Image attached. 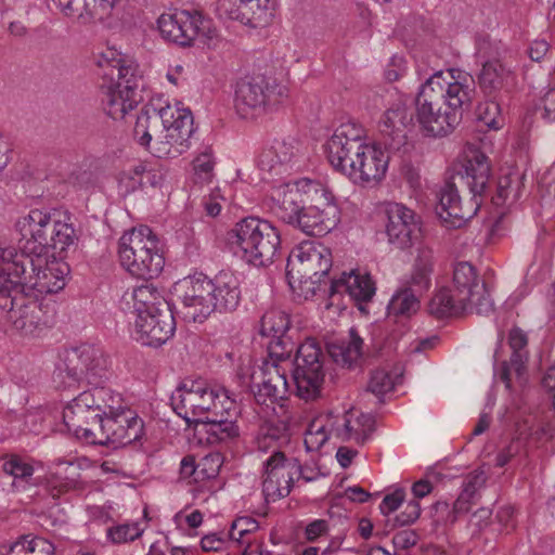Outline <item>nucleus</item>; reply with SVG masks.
Returning a JSON list of instances; mask_svg holds the SVG:
<instances>
[{"label": "nucleus", "mask_w": 555, "mask_h": 555, "mask_svg": "<svg viewBox=\"0 0 555 555\" xmlns=\"http://www.w3.org/2000/svg\"><path fill=\"white\" fill-rule=\"evenodd\" d=\"M475 93L473 78L459 69L431 75L415 100L416 120L422 131L433 138L446 137L459 125L462 111Z\"/></svg>", "instance_id": "1"}, {"label": "nucleus", "mask_w": 555, "mask_h": 555, "mask_svg": "<svg viewBox=\"0 0 555 555\" xmlns=\"http://www.w3.org/2000/svg\"><path fill=\"white\" fill-rule=\"evenodd\" d=\"M193 115L181 102L170 104L154 96L141 109L133 139L156 157H178L191 147Z\"/></svg>", "instance_id": "2"}, {"label": "nucleus", "mask_w": 555, "mask_h": 555, "mask_svg": "<svg viewBox=\"0 0 555 555\" xmlns=\"http://www.w3.org/2000/svg\"><path fill=\"white\" fill-rule=\"evenodd\" d=\"M183 305V315L193 322H203L214 312H230L241 300L237 278L220 271L215 278L199 273L186 276L176 284Z\"/></svg>", "instance_id": "3"}, {"label": "nucleus", "mask_w": 555, "mask_h": 555, "mask_svg": "<svg viewBox=\"0 0 555 555\" xmlns=\"http://www.w3.org/2000/svg\"><path fill=\"white\" fill-rule=\"evenodd\" d=\"M15 228L21 235L16 247L20 254L39 256L50 249L61 254L78 241V233L67 211L31 209L18 218Z\"/></svg>", "instance_id": "4"}, {"label": "nucleus", "mask_w": 555, "mask_h": 555, "mask_svg": "<svg viewBox=\"0 0 555 555\" xmlns=\"http://www.w3.org/2000/svg\"><path fill=\"white\" fill-rule=\"evenodd\" d=\"M227 242L236 256L255 267L271 264L281 245L278 229L257 217L236 222L228 232Z\"/></svg>", "instance_id": "5"}, {"label": "nucleus", "mask_w": 555, "mask_h": 555, "mask_svg": "<svg viewBox=\"0 0 555 555\" xmlns=\"http://www.w3.org/2000/svg\"><path fill=\"white\" fill-rule=\"evenodd\" d=\"M157 236L147 225L126 232L118 243V256L122 268L138 279H153L164 268Z\"/></svg>", "instance_id": "6"}, {"label": "nucleus", "mask_w": 555, "mask_h": 555, "mask_svg": "<svg viewBox=\"0 0 555 555\" xmlns=\"http://www.w3.org/2000/svg\"><path fill=\"white\" fill-rule=\"evenodd\" d=\"M0 308L3 311L2 318L13 330L25 336L41 333L52 321L49 307L21 287L2 294Z\"/></svg>", "instance_id": "7"}, {"label": "nucleus", "mask_w": 555, "mask_h": 555, "mask_svg": "<svg viewBox=\"0 0 555 555\" xmlns=\"http://www.w3.org/2000/svg\"><path fill=\"white\" fill-rule=\"evenodd\" d=\"M30 262L18 267L14 273L15 286L27 292H35V296L57 293L66 285L69 274L68 264L59 257L30 256L23 254Z\"/></svg>", "instance_id": "8"}, {"label": "nucleus", "mask_w": 555, "mask_h": 555, "mask_svg": "<svg viewBox=\"0 0 555 555\" xmlns=\"http://www.w3.org/2000/svg\"><path fill=\"white\" fill-rule=\"evenodd\" d=\"M286 95L284 87L271 85L263 76L244 77L236 82L234 107L244 119H255Z\"/></svg>", "instance_id": "9"}, {"label": "nucleus", "mask_w": 555, "mask_h": 555, "mask_svg": "<svg viewBox=\"0 0 555 555\" xmlns=\"http://www.w3.org/2000/svg\"><path fill=\"white\" fill-rule=\"evenodd\" d=\"M56 376L65 387H72L83 378L98 385L108 376V360L104 352L92 345H81L67 352L65 361L57 367Z\"/></svg>", "instance_id": "10"}, {"label": "nucleus", "mask_w": 555, "mask_h": 555, "mask_svg": "<svg viewBox=\"0 0 555 555\" xmlns=\"http://www.w3.org/2000/svg\"><path fill=\"white\" fill-rule=\"evenodd\" d=\"M333 259L331 250L323 244L307 241L296 246L287 259L286 276L289 285L310 281L321 283L328 274Z\"/></svg>", "instance_id": "11"}, {"label": "nucleus", "mask_w": 555, "mask_h": 555, "mask_svg": "<svg viewBox=\"0 0 555 555\" xmlns=\"http://www.w3.org/2000/svg\"><path fill=\"white\" fill-rule=\"evenodd\" d=\"M323 360L322 349L314 339H307L298 347L292 374L298 398L313 401L320 397L325 376Z\"/></svg>", "instance_id": "12"}, {"label": "nucleus", "mask_w": 555, "mask_h": 555, "mask_svg": "<svg viewBox=\"0 0 555 555\" xmlns=\"http://www.w3.org/2000/svg\"><path fill=\"white\" fill-rule=\"evenodd\" d=\"M314 480V476L305 474L302 466L295 457L274 450L263 461L262 493L267 502H276L289 494L295 480Z\"/></svg>", "instance_id": "13"}, {"label": "nucleus", "mask_w": 555, "mask_h": 555, "mask_svg": "<svg viewBox=\"0 0 555 555\" xmlns=\"http://www.w3.org/2000/svg\"><path fill=\"white\" fill-rule=\"evenodd\" d=\"M162 38L180 47H193L199 38L211 37L210 20L197 10H173L157 20Z\"/></svg>", "instance_id": "14"}, {"label": "nucleus", "mask_w": 555, "mask_h": 555, "mask_svg": "<svg viewBox=\"0 0 555 555\" xmlns=\"http://www.w3.org/2000/svg\"><path fill=\"white\" fill-rule=\"evenodd\" d=\"M215 388L204 379H184L172 392L170 401L176 413L186 423H202L209 410Z\"/></svg>", "instance_id": "15"}, {"label": "nucleus", "mask_w": 555, "mask_h": 555, "mask_svg": "<svg viewBox=\"0 0 555 555\" xmlns=\"http://www.w3.org/2000/svg\"><path fill=\"white\" fill-rule=\"evenodd\" d=\"M94 431L91 444L118 448L140 440L144 434V422L132 410L118 412L102 418Z\"/></svg>", "instance_id": "16"}, {"label": "nucleus", "mask_w": 555, "mask_h": 555, "mask_svg": "<svg viewBox=\"0 0 555 555\" xmlns=\"http://www.w3.org/2000/svg\"><path fill=\"white\" fill-rule=\"evenodd\" d=\"M124 300L132 308V315H137V326L140 327V331L146 324L142 314L158 313L163 319H160L159 327L154 331L153 335L158 334L159 337L167 335L171 328V309L156 286L150 283L142 284L133 288L130 294H125Z\"/></svg>", "instance_id": "17"}, {"label": "nucleus", "mask_w": 555, "mask_h": 555, "mask_svg": "<svg viewBox=\"0 0 555 555\" xmlns=\"http://www.w3.org/2000/svg\"><path fill=\"white\" fill-rule=\"evenodd\" d=\"M364 144V129L354 121L343 122L334 130L324 145L326 158L335 171L346 177L343 165L352 166L351 163H356L354 152L357 150L354 146L361 151Z\"/></svg>", "instance_id": "18"}, {"label": "nucleus", "mask_w": 555, "mask_h": 555, "mask_svg": "<svg viewBox=\"0 0 555 555\" xmlns=\"http://www.w3.org/2000/svg\"><path fill=\"white\" fill-rule=\"evenodd\" d=\"M354 147L357 152H354L353 166L343 165L346 177L356 185L363 188L376 185L386 175L389 156L375 144L365 142L361 152L358 146Z\"/></svg>", "instance_id": "19"}, {"label": "nucleus", "mask_w": 555, "mask_h": 555, "mask_svg": "<svg viewBox=\"0 0 555 555\" xmlns=\"http://www.w3.org/2000/svg\"><path fill=\"white\" fill-rule=\"evenodd\" d=\"M275 0H218L217 13L253 28L266 27L274 18Z\"/></svg>", "instance_id": "20"}, {"label": "nucleus", "mask_w": 555, "mask_h": 555, "mask_svg": "<svg viewBox=\"0 0 555 555\" xmlns=\"http://www.w3.org/2000/svg\"><path fill=\"white\" fill-rule=\"evenodd\" d=\"M315 194L321 193L324 197L322 205H310L304 207L294 227L301 230L307 235L322 236L331 232L339 221L338 207L332 202L331 194L319 184H311Z\"/></svg>", "instance_id": "21"}, {"label": "nucleus", "mask_w": 555, "mask_h": 555, "mask_svg": "<svg viewBox=\"0 0 555 555\" xmlns=\"http://www.w3.org/2000/svg\"><path fill=\"white\" fill-rule=\"evenodd\" d=\"M460 297L472 305L475 313L488 315L493 311V302L486 284L480 282L475 268L468 262H459L453 270V286Z\"/></svg>", "instance_id": "22"}, {"label": "nucleus", "mask_w": 555, "mask_h": 555, "mask_svg": "<svg viewBox=\"0 0 555 555\" xmlns=\"http://www.w3.org/2000/svg\"><path fill=\"white\" fill-rule=\"evenodd\" d=\"M387 216L386 233L390 244L400 249L412 246L421 233L417 215L399 203H388L385 208Z\"/></svg>", "instance_id": "23"}, {"label": "nucleus", "mask_w": 555, "mask_h": 555, "mask_svg": "<svg viewBox=\"0 0 555 555\" xmlns=\"http://www.w3.org/2000/svg\"><path fill=\"white\" fill-rule=\"evenodd\" d=\"M481 203V199L472 195L470 201L463 205L455 185L447 183L439 192V203L436 211L447 228L459 229L477 214Z\"/></svg>", "instance_id": "24"}, {"label": "nucleus", "mask_w": 555, "mask_h": 555, "mask_svg": "<svg viewBox=\"0 0 555 555\" xmlns=\"http://www.w3.org/2000/svg\"><path fill=\"white\" fill-rule=\"evenodd\" d=\"M331 433L341 442L354 441L364 444L375 430V420L370 414L348 411L343 415L330 414Z\"/></svg>", "instance_id": "25"}, {"label": "nucleus", "mask_w": 555, "mask_h": 555, "mask_svg": "<svg viewBox=\"0 0 555 555\" xmlns=\"http://www.w3.org/2000/svg\"><path fill=\"white\" fill-rule=\"evenodd\" d=\"M286 372L287 370L283 366L282 362H263L259 369L258 389L255 393V398L259 403H275L288 397L291 386Z\"/></svg>", "instance_id": "26"}, {"label": "nucleus", "mask_w": 555, "mask_h": 555, "mask_svg": "<svg viewBox=\"0 0 555 555\" xmlns=\"http://www.w3.org/2000/svg\"><path fill=\"white\" fill-rule=\"evenodd\" d=\"M101 420L82 393L74 398L63 410V422L67 430L87 443L92 442L95 425L100 424Z\"/></svg>", "instance_id": "27"}, {"label": "nucleus", "mask_w": 555, "mask_h": 555, "mask_svg": "<svg viewBox=\"0 0 555 555\" xmlns=\"http://www.w3.org/2000/svg\"><path fill=\"white\" fill-rule=\"evenodd\" d=\"M520 408L514 403L506 410V420L514 422L516 425L517 438L496 455V466L499 467L506 465L519 452L522 443L529 448L535 447L546 435L545 430L541 426H535L530 418H526L524 423H520Z\"/></svg>", "instance_id": "28"}, {"label": "nucleus", "mask_w": 555, "mask_h": 555, "mask_svg": "<svg viewBox=\"0 0 555 555\" xmlns=\"http://www.w3.org/2000/svg\"><path fill=\"white\" fill-rule=\"evenodd\" d=\"M300 156L299 145L294 139L275 140L259 154L258 167L272 176H281L288 172Z\"/></svg>", "instance_id": "29"}, {"label": "nucleus", "mask_w": 555, "mask_h": 555, "mask_svg": "<svg viewBox=\"0 0 555 555\" xmlns=\"http://www.w3.org/2000/svg\"><path fill=\"white\" fill-rule=\"evenodd\" d=\"M508 346L512 349L509 361H504L500 371V378L506 389H512L513 376L522 386L525 383L526 363L529 358L528 336L519 327H514L508 333Z\"/></svg>", "instance_id": "30"}, {"label": "nucleus", "mask_w": 555, "mask_h": 555, "mask_svg": "<svg viewBox=\"0 0 555 555\" xmlns=\"http://www.w3.org/2000/svg\"><path fill=\"white\" fill-rule=\"evenodd\" d=\"M434 272V250L428 246H420L411 270L403 276L401 285L423 296L431 287Z\"/></svg>", "instance_id": "31"}, {"label": "nucleus", "mask_w": 555, "mask_h": 555, "mask_svg": "<svg viewBox=\"0 0 555 555\" xmlns=\"http://www.w3.org/2000/svg\"><path fill=\"white\" fill-rule=\"evenodd\" d=\"M490 171L488 157L479 151H472L465 156L459 176L465 181L470 194L482 201V194L490 180Z\"/></svg>", "instance_id": "32"}, {"label": "nucleus", "mask_w": 555, "mask_h": 555, "mask_svg": "<svg viewBox=\"0 0 555 555\" xmlns=\"http://www.w3.org/2000/svg\"><path fill=\"white\" fill-rule=\"evenodd\" d=\"M411 121L412 117L403 105H397L386 111L379 122V131L384 137L385 146L397 151L404 145L406 128Z\"/></svg>", "instance_id": "33"}, {"label": "nucleus", "mask_w": 555, "mask_h": 555, "mask_svg": "<svg viewBox=\"0 0 555 555\" xmlns=\"http://www.w3.org/2000/svg\"><path fill=\"white\" fill-rule=\"evenodd\" d=\"M375 282L369 273H361L359 270L344 272L339 279L331 281V294L347 293L358 302H367L375 295Z\"/></svg>", "instance_id": "34"}, {"label": "nucleus", "mask_w": 555, "mask_h": 555, "mask_svg": "<svg viewBox=\"0 0 555 555\" xmlns=\"http://www.w3.org/2000/svg\"><path fill=\"white\" fill-rule=\"evenodd\" d=\"M302 194L297 186L282 185L272 193V214L281 221L294 225L304 209Z\"/></svg>", "instance_id": "35"}, {"label": "nucleus", "mask_w": 555, "mask_h": 555, "mask_svg": "<svg viewBox=\"0 0 555 555\" xmlns=\"http://www.w3.org/2000/svg\"><path fill=\"white\" fill-rule=\"evenodd\" d=\"M428 311L437 319L475 313L472 305L460 297L451 287H442L434 294L428 305Z\"/></svg>", "instance_id": "36"}, {"label": "nucleus", "mask_w": 555, "mask_h": 555, "mask_svg": "<svg viewBox=\"0 0 555 555\" xmlns=\"http://www.w3.org/2000/svg\"><path fill=\"white\" fill-rule=\"evenodd\" d=\"M3 474L12 477L11 487L14 491L21 492L33 486L35 474V461L31 457L17 453H7L0 456Z\"/></svg>", "instance_id": "37"}, {"label": "nucleus", "mask_w": 555, "mask_h": 555, "mask_svg": "<svg viewBox=\"0 0 555 555\" xmlns=\"http://www.w3.org/2000/svg\"><path fill=\"white\" fill-rule=\"evenodd\" d=\"M513 80L511 68L499 60L486 62L479 74L480 88L489 95L505 89Z\"/></svg>", "instance_id": "38"}, {"label": "nucleus", "mask_w": 555, "mask_h": 555, "mask_svg": "<svg viewBox=\"0 0 555 555\" xmlns=\"http://www.w3.org/2000/svg\"><path fill=\"white\" fill-rule=\"evenodd\" d=\"M362 348V338L354 328H350L349 338L328 344L327 351L335 363L351 367L361 359Z\"/></svg>", "instance_id": "39"}, {"label": "nucleus", "mask_w": 555, "mask_h": 555, "mask_svg": "<svg viewBox=\"0 0 555 555\" xmlns=\"http://www.w3.org/2000/svg\"><path fill=\"white\" fill-rule=\"evenodd\" d=\"M29 262L30 260L23 254H20L16 247L0 244V296L5 292L14 289L15 279H13L12 273L18 267L26 266Z\"/></svg>", "instance_id": "40"}, {"label": "nucleus", "mask_w": 555, "mask_h": 555, "mask_svg": "<svg viewBox=\"0 0 555 555\" xmlns=\"http://www.w3.org/2000/svg\"><path fill=\"white\" fill-rule=\"evenodd\" d=\"M143 320H146L145 326L140 331V327L137 326V315L133 317L132 321V335L137 341L144 346H153L158 347L165 344L175 333L176 322L173 318V313L171 312V328L168 331L167 335L159 337L158 334L153 335L154 331L159 327L158 323H160L162 317L158 313H146L142 314Z\"/></svg>", "instance_id": "41"}, {"label": "nucleus", "mask_w": 555, "mask_h": 555, "mask_svg": "<svg viewBox=\"0 0 555 555\" xmlns=\"http://www.w3.org/2000/svg\"><path fill=\"white\" fill-rule=\"evenodd\" d=\"M141 101L142 96L128 94L127 90L114 85L108 89L104 105L107 115L117 120L125 118Z\"/></svg>", "instance_id": "42"}, {"label": "nucleus", "mask_w": 555, "mask_h": 555, "mask_svg": "<svg viewBox=\"0 0 555 555\" xmlns=\"http://www.w3.org/2000/svg\"><path fill=\"white\" fill-rule=\"evenodd\" d=\"M5 555H55V546L43 537L28 534L12 542Z\"/></svg>", "instance_id": "43"}, {"label": "nucleus", "mask_w": 555, "mask_h": 555, "mask_svg": "<svg viewBox=\"0 0 555 555\" xmlns=\"http://www.w3.org/2000/svg\"><path fill=\"white\" fill-rule=\"evenodd\" d=\"M422 296L401 285L391 297L388 306L389 318H410L420 309V298Z\"/></svg>", "instance_id": "44"}, {"label": "nucleus", "mask_w": 555, "mask_h": 555, "mask_svg": "<svg viewBox=\"0 0 555 555\" xmlns=\"http://www.w3.org/2000/svg\"><path fill=\"white\" fill-rule=\"evenodd\" d=\"M235 417L212 418L204 421V430L207 434L209 443L228 442L236 439L240 436V427L236 424Z\"/></svg>", "instance_id": "45"}, {"label": "nucleus", "mask_w": 555, "mask_h": 555, "mask_svg": "<svg viewBox=\"0 0 555 555\" xmlns=\"http://www.w3.org/2000/svg\"><path fill=\"white\" fill-rule=\"evenodd\" d=\"M291 325L289 315L280 309L268 310L261 319L260 334L276 339V344H283V337Z\"/></svg>", "instance_id": "46"}, {"label": "nucleus", "mask_w": 555, "mask_h": 555, "mask_svg": "<svg viewBox=\"0 0 555 555\" xmlns=\"http://www.w3.org/2000/svg\"><path fill=\"white\" fill-rule=\"evenodd\" d=\"M115 77L117 78L115 86L124 91L127 90L128 94L142 96L143 82L138 64L132 61H126L122 65H119Z\"/></svg>", "instance_id": "47"}, {"label": "nucleus", "mask_w": 555, "mask_h": 555, "mask_svg": "<svg viewBox=\"0 0 555 555\" xmlns=\"http://www.w3.org/2000/svg\"><path fill=\"white\" fill-rule=\"evenodd\" d=\"M330 414L314 418L308 426L305 433L304 443L306 450L317 451L324 446V443L332 438Z\"/></svg>", "instance_id": "48"}, {"label": "nucleus", "mask_w": 555, "mask_h": 555, "mask_svg": "<svg viewBox=\"0 0 555 555\" xmlns=\"http://www.w3.org/2000/svg\"><path fill=\"white\" fill-rule=\"evenodd\" d=\"M117 0H85L79 23L82 25L104 22L111 17Z\"/></svg>", "instance_id": "49"}, {"label": "nucleus", "mask_w": 555, "mask_h": 555, "mask_svg": "<svg viewBox=\"0 0 555 555\" xmlns=\"http://www.w3.org/2000/svg\"><path fill=\"white\" fill-rule=\"evenodd\" d=\"M206 416H208V418H204V421H209L215 417L223 418L236 416V403L235 400L230 397L228 390L216 386L215 398H211V403H209V410Z\"/></svg>", "instance_id": "50"}, {"label": "nucleus", "mask_w": 555, "mask_h": 555, "mask_svg": "<svg viewBox=\"0 0 555 555\" xmlns=\"http://www.w3.org/2000/svg\"><path fill=\"white\" fill-rule=\"evenodd\" d=\"M145 172L146 168L143 164H138L122 170L118 175V188L120 193L127 195L142 186Z\"/></svg>", "instance_id": "51"}, {"label": "nucleus", "mask_w": 555, "mask_h": 555, "mask_svg": "<svg viewBox=\"0 0 555 555\" xmlns=\"http://www.w3.org/2000/svg\"><path fill=\"white\" fill-rule=\"evenodd\" d=\"M55 464L57 467V472L52 474L51 477L48 479V487L51 490V494L53 498H56L61 493H65L78 487V480L75 479L74 477L67 476L65 478H62L60 476V470L64 465L70 468L73 464L64 460H57Z\"/></svg>", "instance_id": "52"}, {"label": "nucleus", "mask_w": 555, "mask_h": 555, "mask_svg": "<svg viewBox=\"0 0 555 555\" xmlns=\"http://www.w3.org/2000/svg\"><path fill=\"white\" fill-rule=\"evenodd\" d=\"M259 525L256 519L251 517H238L231 526L229 538L232 542H244L245 540L258 538L256 531Z\"/></svg>", "instance_id": "53"}, {"label": "nucleus", "mask_w": 555, "mask_h": 555, "mask_svg": "<svg viewBox=\"0 0 555 555\" xmlns=\"http://www.w3.org/2000/svg\"><path fill=\"white\" fill-rule=\"evenodd\" d=\"M478 118L488 128L498 130L504 124L501 107L495 101H486L478 106Z\"/></svg>", "instance_id": "54"}, {"label": "nucleus", "mask_w": 555, "mask_h": 555, "mask_svg": "<svg viewBox=\"0 0 555 555\" xmlns=\"http://www.w3.org/2000/svg\"><path fill=\"white\" fill-rule=\"evenodd\" d=\"M215 160L212 151L206 147L193 162L195 177L201 182H209L214 177Z\"/></svg>", "instance_id": "55"}, {"label": "nucleus", "mask_w": 555, "mask_h": 555, "mask_svg": "<svg viewBox=\"0 0 555 555\" xmlns=\"http://www.w3.org/2000/svg\"><path fill=\"white\" fill-rule=\"evenodd\" d=\"M474 503L475 502H473L472 500L459 495L455 502L453 503L452 511H449V504L447 502H437L434 505V508L437 513L446 512L448 514L447 518L443 519L444 522L454 524L457 520L459 516L467 513L472 504Z\"/></svg>", "instance_id": "56"}, {"label": "nucleus", "mask_w": 555, "mask_h": 555, "mask_svg": "<svg viewBox=\"0 0 555 555\" xmlns=\"http://www.w3.org/2000/svg\"><path fill=\"white\" fill-rule=\"evenodd\" d=\"M279 428L273 426H263L260 428L257 437H256V448L261 452H271L274 450H279Z\"/></svg>", "instance_id": "57"}, {"label": "nucleus", "mask_w": 555, "mask_h": 555, "mask_svg": "<svg viewBox=\"0 0 555 555\" xmlns=\"http://www.w3.org/2000/svg\"><path fill=\"white\" fill-rule=\"evenodd\" d=\"M142 534V529L138 524H125L112 527L107 530V537L114 543H126L134 541Z\"/></svg>", "instance_id": "58"}, {"label": "nucleus", "mask_w": 555, "mask_h": 555, "mask_svg": "<svg viewBox=\"0 0 555 555\" xmlns=\"http://www.w3.org/2000/svg\"><path fill=\"white\" fill-rule=\"evenodd\" d=\"M395 378L385 370H376L372 373L367 389L376 396H383L395 387Z\"/></svg>", "instance_id": "59"}, {"label": "nucleus", "mask_w": 555, "mask_h": 555, "mask_svg": "<svg viewBox=\"0 0 555 555\" xmlns=\"http://www.w3.org/2000/svg\"><path fill=\"white\" fill-rule=\"evenodd\" d=\"M99 418L107 417L108 409L105 404L106 387H94L81 392Z\"/></svg>", "instance_id": "60"}, {"label": "nucleus", "mask_w": 555, "mask_h": 555, "mask_svg": "<svg viewBox=\"0 0 555 555\" xmlns=\"http://www.w3.org/2000/svg\"><path fill=\"white\" fill-rule=\"evenodd\" d=\"M126 60L121 59L120 55L113 49H107L96 56V65L104 69V76H108L112 80L115 79V74L119 69V65H122Z\"/></svg>", "instance_id": "61"}, {"label": "nucleus", "mask_w": 555, "mask_h": 555, "mask_svg": "<svg viewBox=\"0 0 555 555\" xmlns=\"http://www.w3.org/2000/svg\"><path fill=\"white\" fill-rule=\"evenodd\" d=\"M485 482L486 477L482 472L469 474L464 480L463 489L460 495L475 502L478 490L485 485Z\"/></svg>", "instance_id": "62"}, {"label": "nucleus", "mask_w": 555, "mask_h": 555, "mask_svg": "<svg viewBox=\"0 0 555 555\" xmlns=\"http://www.w3.org/2000/svg\"><path fill=\"white\" fill-rule=\"evenodd\" d=\"M221 462L219 454H209L198 463V480L215 478L220 468Z\"/></svg>", "instance_id": "63"}, {"label": "nucleus", "mask_w": 555, "mask_h": 555, "mask_svg": "<svg viewBox=\"0 0 555 555\" xmlns=\"http://www.w3.org/2000/svg\"><path fill=\"white\" fill-rule=\"evenodd\" d=\"M537 111L547 121H555V89H548L539 100Z\"/></svg>", "instance_id": "64"}]
</instances>
